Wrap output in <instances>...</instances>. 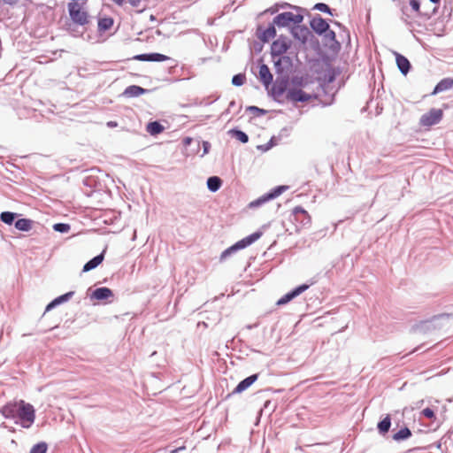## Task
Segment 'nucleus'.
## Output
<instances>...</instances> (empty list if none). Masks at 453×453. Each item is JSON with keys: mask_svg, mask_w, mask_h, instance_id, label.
I'll return each instance as SVG.
<instances>
[{"mask_svg": "<svg viewBox=\"0 0 453 453\" xmlns=\"http://www.w3.org/2000/svg\"><path fill=\"white\" fill-rule=\"evenodd\" d=\"M1 413L6 418H19V423L24 428H29L35 418V411L33 405L23 400L6 403L2 408Z\"/></svg>", "mask_w": 453, "mask_h": 453, "instance_id": "nucleus-1", "label": "nucleus"}, {"mask_svg": "<svg viewBox=\"0 0 453 453\" xmlns=\"http://www.w3.org/2000/svg\"><path fill=\"white\" fill-rule=\"evenodd\" d=\"M305 87L302 82L297 83L293 80L287 89V100L295 104L298 103H310L316 100L318 98L317 95L314 92L306 91L304 89Z\"/></svg>", "mask_w": 453, "mask_h": 453, "instance_id": "nucleus-2", "label": "nucleus"}, {"mask_svg": "<svg viewBox=\"0 0 453 453\" xmlns=\"http://www.w3.org/2000/svg\"><path fill=\"white\" fill-rule=\"evenodd\" d=\"M71 19L78 25H86L88 23V14L82 4L77 2H70L67 5Z\"/></svg>", "mask_w": 453, "mask_h": 453, "instance_id": "nucleus-3", "label": "nucleus"}, {"mask_svg": "<svg viewBox=\"0 0 453 453\" xmlns=\"http://www.w3.org/2000/svg\"><path fill=\"white\" fill-rule=\"evenodd\" d=\"M292 221L296 226V231L299 232L303 228L310 226L311 218L307 211L301 206H296L292 210Z\"/></svg>", "mask_w": 453, "mask_h": 453, "instance_id": "nucleus-4", "label": "nucleus"}, {"mask_svg": "<svg viewBox=\"0 0 453 453\" xmlns=\"http://www.w3.org/2000/svg\"><path fill=\"white\" fill-rule=\"evenodd\" d=\"M262 236L261 232H256L242 239L241 241L237 242L235 244L231 246L230 248L226 249L225 251L222 252L220 258L221 260L225 259L228 255L233 253L234 251H236L241 249H244L250 244H252L254 242L258 240Z\"/></svg>", "mask_w": 453, "mask_h": 453, "instance_id": "nucleus-5", "label": "nucleus"}, {"mask_svg": "<svg viewBox=\"0 0 453 453\" xmlns=\"http://www.w3.org/2000/svg\"><path fill=\"white\" fill-rule=\"evenodd\" d=\"M262 236L261 232H256L242 239L241 241L237 242L235 244L231 246L230 248L226 249L225 251L222 252L220 258L221 260L225 259L228 255L233 253L234 251H236L241 249H244L250 244H252L254 242L258 240Z\"/></svg>", "mask_w": 453, "mask_h": 453, "instance_id": "nucleus-6", "label": "nucleus"}, {"mask_svg": "<svg viewBox=\"0 0 453 453\" xmlns=\"http://www.w3.org/2000/svg\"><path fill=\"white\" fill-rule=\"evenodd\" d=\"M303 16L291 12H282L273 19V23L279 27H288L292 24H299L303 21Z\"/></svg>", "mask_w": 453, "mask_h": 453, "instance_id": "nucleus-7", "label": "nucleus"}, {"mask_svg": "<svg viewBox=\"0 0 453 453\" xmlns=\"http://www.w3.org/2000/svg\"><path fill=\"white\" fill-rule=\"evenodd\" d=\"M443 117V111L441 109H431L428 112L422 115L419 123L423 127H431L439 123Z\"/></svg>", "mask_w": 453, "mask_h": 453, "instance_id": "nucleus-8", "label": "nucleus"}, {"mask_svg": "<svg viewBox=\"0 0 453 453\" xmlns=\"http://www.w3.org/2000/svg\"><path fill=\"white\" fill-rule=\"evenodd\" d=\"M291 42L286 37L280 36L271 46L273 58L283 56L290 48Z\"/></svg>", "mask_w": 453, "mask_h": 453, "instance_id": "nucleus-9", "label": "nucleus"}, {"mask_svg": "<svg viewBox=\"0 0 453 453\" xmlns=\"http://www.w3.org/2000/svg\"><path fill=\"white\" fill-rule=\"evenodd\" d=\"M287 189H288V186H279V187L275 188L272 192L262 196L256 201L251 202L250 206L251 207L259 206L262 203L279 196L280 194H282Z\"/></svg>", "mask_w": 453, "mask_h": 453, "instance_id": "nucleus-10", "label": "nucleus"}, {"mask_svg": "<svg viewBox=\"0 0 453 453\" xmlns=\"http://www.w3.org/2000/svg\"><path fill=\"white\" fill-rule=\"evenodd\" d=\"M309 285L303 284L297 288H296L293 291L286 294L283 296L280 299L278 300L277 304L278 305H283L288 303L289 301H291L296 296H299L303 292H304L306 289H308Z\"/></svg>", "mask_w": 453, "mask_h": 453, "instance_id": "nucleus-11", "label": "nucleus"}, {"mask_svg": "<svg viewBox=\"0 0 453 453\" xmlns=\"http://www.w3.org/2000/svg\"><path fill=\"white\" fill-rule=\"evenodd\" d=\"M311 28L318 34L321 35L329 29L328 23L320 16L314 17L311 21Z\"/></svg>", "mask_w": 453, "mask_h": 453, "instance_id": "nucleus-12", "label": "nucleus"}, {"mask_svg": "<svg viewBox=\"0 0 453 453\" xmlns=\"http://www.w3.org/2000/svg\"><path fill=\"white\" fill-rule=\"evenodd\" d=\"M139 61L163 62L169 59V57L160 53L141 54L134 57Z\"/></svg>", "mask_w": 453, "mask_h": 453, "instance_id": "nucleus-13", "label": "nucleus"}, {"mask_svg": "<svg viewBox=\"0 0 453 453\" xmlns=\"http://www.w3.org/2000/svg\"><path fill=\"white\" fill-rule=\"evenodd\" d=\"M410 5L411 7V9L417 12V14L418 16H423L425 18H427L429 19L432 15H434L436 12H437V9L438 7L437 6H434L432 11L430 12H421L420 11V2L419 0H411L410 1Z\"/></svg>", "mask_w": 453, "mask_h": 453, "instance_id": "nucleus-14", "label": "nucleus"}, {"mask_svg": "<svg viewBox=\"0 0 453 453\" xmlns=\"http://www.w3.org/2000/svg\"><path fill=\"white\" fill-rule=\"evenodd\" d=\"M258 378L257 374H253L243 380H242L236 388L234 389V393L239 394L242 391L246 390L249 387H250Z\"/></svg>", "mask_w": 453, "mask_h": 453, "instance_id": "nucleus-15", "label": "nucleus"}, {"mask_svg": "<svg viewBox=\"0 0 453 453\" xmlns=\"http://www.w3.org/2000/svg\"><path fill=\"white\" fill-rule=\"evenodd\" d=\"M395 61L399 70L403 74H407L411 68L410 61L403 55L395 52Z\"/></svg>", "mask_w": 453, "mask_h": 453, "instance_id": "nucleus-16", "label": "nucleus"}, {"mask_svg": "<svg viewBox=\"0 0 453 453\" xmlns=\"http://www.w3.org/2000/svg\"><path fill=\"white\" fill-rule=\"evenodd\" d=\"M259 79L265 86H268L273 81V74L269 67L265 64L259 66Z\"/></svg>", "mask_w": 453, "mask_h": 453, "instance_id": "nucleus-17", "label": "nucleus"}, {"mask_svg": "<svg viewBox=\"0 0 453 453\" xmlns=\"http://www.w3.org/2000/svg\"><path fill=\"white\" fill-rule=\"evenodd\" d=\"M453 88V79L452 78H445L442 79L438 84L435 86L432 95L438 94L440 92L450 89Z\"/></svg>", "mask_w": 453, "mask_h": 453, "instance_id": "nucleus-18", "label": "nucleus"}, {"mask_svg": "<svg viewBox=\"0 0 453 453\" xmlns=\"http://www.w3.org/2000/svg\"><path fill=\"white\" fill-rule=\"evenodd\" d=\"M112 296H113L112 291L110 288H105V287L96 288V290H94V292L92 294V297L96 298L97 300L107 299V298L111 297Z\"/></svg>", "mask_w": 453, "mask_h": 453, "instance_id": "nucleus-19", "label": "nucleus"}, {"mask_svg": "<svg viewBox=\"0 0 453 453\" xmlns=\"http://www.w3.org/2000/svg\"><path fill=\"white\" fill-rule=\"evenodd\" d=\"M273 59L274 65L277 69V72L281 73L285 66H288L291 64V59L287 56H280L276 57Z\"/></svg>", "mask_w": 453, "mask_h": 453, "instance_id": "nucleus-20", "label": "nucleus"}, {"mask_svg": "<svg viewBox=\"0 0 453 453\" xmlns=\"http://www.w3.org/2000/svg\"><path fill=\"white\" fill-rule=\"evenodd\" d=\"M33 225L34 221L29 219H20L15 222V227L20 231H30Z\"/></svg>", "mask_w": 453, "mask_h": 453, "instance_id": "nucleus-21", "label": "nucleus"}, {"mask_svg": "<svg viewBox=\"0 0 453 453\" xmlns=\"http://www.w3.org/2000/svg\"><path fill=\"white\" fill-rule=\"evenodd\" d=\"M104 260V253L95 257L83 266V272H88L98 266Z\"/></svg>", "mask_w": 453, "mask_h": 453, "instance_id": "nucleus-22", "label": "nucleus"}, {"mask_svg": "<svg viewBox=\"0 0 453 453\" xmlns=\"http://www.w3.org/2000/svg\"><path fill=\"white\" fill-rule=\"evenodd\" d=\"M144 93H145L144 88H142L139 86H136V85H132V86L127 87L125 89L124 95H126L127 96H129V97H134V96H139Z\"/></svg>", "mask_w": 453, "mask_h": 453, "instance_id": "nucleus-23", "label": "nucleus"}, {"mask_svg": "<svg viewBox=\"0 0 453 453\" xmlns=\"http://www.w3.org/2000/svg\"><path fill=\"white\" fill-rule=\"evenodd\" d=\"M164 127L157 121L150 122L147 125L146 130L151 135H156L164 131Z\"/></svg>", "mask_w": 453, "mask_h": 453, "instance_id": "nucleus-24", "label": "nucleus"}, {"mask_svg": "<svg viewBox=\"0 0 453 453\" xmlns=\"http://www.w3.org/2000/svg\"><path fill=\"white\" fill-rule=\"evenodd\" d=\"M391 426V418L387 415L380 422L378 423V430L381 434H386Z\"/></svg>", "mask_w": 453, "mask_h": 453, "instance_id": "nucleus-25", "label": "nucleus"}, {"mask_svg": "<svg viewBox=\"0 0 453 453\" xmlns=\"http://www.w3.org/2000/svg\"><path fill=\"white\" fill-rule=\"evenodd\" d=\"M274 23L271 24L261 35L260 39L263 42H268L269 40L274 38L276 36V29L274 27Z\"/></svg>", "mask_w": 453, "mask_h": 453, "instance_id": "nucleus-26", "label": "nucleus"}, {"mask_svg": "<svg viewBox=\"0 0 453 453\" xmlns=\"http://www.w3.org/2000/svg\"><path fill=\"white\" fill-rule=\"evenodd\" d=\"M221 184L222 180H220V178L217 176L210 177L207 180V187L212 192H216L217 190H219V188L221 187Z\"/></svg>", "mask_w": 453, "mask_h": 453, "instance_id": "nucleus-27", "label": "nucleus"}, {"mask_svg": "<svg viewBox=\"0 0 453 453\" xmlns=\"http://www.w3.org/2000/svg\"><path fill=\"white\" fill-rule=\"evenodd\" d=\"M73 295V292H69V293H66L65 295H62L60 296H58V298L54 299L52 302H50L47 307H46V311H49L50 310H51L52 308H54L56 305L65 302V301H67L69 299V297Z\"/></svg>", "mask_w": 453, "mask_h": 453, "instance_id": "nucleus-28", "label": "nucleus"}, {"mask_svg": "<svg viewBox=\"0 0 453 453\" xmlns=\"http://www.w3.org/2000/svg\"><path fill=\"white\" fill-rule=\"evenodd\" d=\"M113 25V19L110 17L102 18L98 20V28L101 31L109 30Z\"/></svg>", "mask_w": 453, "mask_h": 453, "instance_id": "nucleus-29", "label": "nucleus"}, {"mask_svg": "<svg viewBox=\"0 0 453 453\" xmlns=\"http://www.w3.org/2000/svg\"><path fill=\"white\" fill-rule=\"evenodd\" d=\"M288 88V87H287V85L285 83H276L273 87V94L277 97H280V96H283L284 94L287 95Z\"/></svg>", "mask_w": 453, "mask_h": 453, "instance_id": "nucleus-30", "label": "nucleus"}, {"mask_svg": "<svg viewBox=\"0 0 453 453\" xmlns=\"http://www.w3.org/2000/svg\"><path fill=\"white\" fill-rule=\"evenodd\" d=\"M411 435V432L408 427L402 428L393 435L395 441H401L409 438Z\"/></svg>", "mask_w": 453, "mask_h": 453, "instance_id": "nucleus-31", "label": "nucleus"}, {"mask_svg": "<svg viewBox=\"0 0 453 453\" xmlns=\"http://www.w3.org/2000/svg\"><path fill=\"white\" fill-rule=\"evenodd\" d=\"M16 214L11 211H4L0 215V219L5 224L12 225L15 219Z\"/></svg>", "mask_w": 453, "mask_h": 453, "instance_id": "nucleus-32", "label": "nucleus"}, {"mask_svg": "<svg viewBox=\"0 0 453 453\" xmlns=\"http://www.w3.org/2000/svg\"><path fill=\"white\" fill-rule=\"evenodd\" d=\"M47 444L45 442H40L34 445L30 450V453H46Z\"/></svg>", "mask_w": 453, "mask_h": 453, "instance_id": "nucleus-33", "label": "nucleus"}, {"mask_svg": "<svg viewBox=\"0 0 453 453\" xmlns=\"http://www.w3.org/2000/svg\"><path fill=\"white\" fill-rule=\"evenodd\" d=\"M53 229L60 233H66L70 230V226L68 224L58 223L53 226Z\"/></svg>", "mask_w": 453, "mask_h": 453, "instance_id": "nucleus-34", "label": "nucleus"}, {"mask_svg": "<svg viewBox=\"0 0 453 453\" xmlns=\"http://www.w3.org/2000/svg\"><path fill=\"white\" fill-rule=\"evenodd\" d=\"M245 81V75L244 74H236L232 79V83L234 86H242Z\"/></svg>", "mask_w": 453, "mask_h": 453, "instance_id": "nucleus-35", "label": "nucleus"}, {"mask_svg": "<svg viewBox=\"0 0 453 453\" xmlns=\"http://www.w3.org/2000/svg\"><path fill=\"white\" fill-rule=\"evenodd\" d=\"M314 9L323 12H327L329 14H332L331 10L328 7V5H326V4H323V3H319V4H315Z\"/></svg>", "mask_w": 453, "mask_h": 453, "instance_id": "nucleus-36", "label": "nucleus"}, {"mask_svg": "<svg viewBox=\"0 0 453 453\" xmlns=\"http://www.w3.org/2000/svg\"><path fill=\"white\" fill-rule=\"evenodd\" d=\"M234 134H235L237 139L240 140L242 142L245 143L248 142L249 137L245 133L236 130V131H234Z\"/></svg>", "mask_w": 453, "mask_h": 453, "instance_id": "nucleus-37", "label": "nucleus"}, {"mask_svg": "<svg viewBox=\"0 0 453 453\" xmlns=\"http://www.w3.org/2000/svg\"><path fill=\"white\" fill-rule=\"evenodd\" d=\"M422 414L427 418H430V419H433L435 418V414H434V411L430 409V408H426L422 411Z\"/></svg>", "mask_w": 453, "mask_h": 453, "instance_id": "nucleus-38", "label": "nucleus"}, {"mask_svg": "<svg viewBox=\"0 0 453 453\" xmlns=\"http://www.w3.org/2000/svg\"><path fill=\"white\" fill-rule=\"evenodd\" d=\"M133 7H139L142 0H127Z\"/></svg>", "mask_w": 453, "mask_h": 453, "instance_id": "nucleus-39", "label": "nucleus"}, {"mask_svg": "<svg viewBox=\"0 0 453 453\" xmlns=\"http://www.w3.org/2000/svg\"><path fill=\"white\" fill-rule=\"evenodd\" d=\"M2 1L5 4H8V5H11V6L15 5V4H17L19 2V0H2Z\"/></svg>", "mask_w": 453, "mask_h": 453, "instance_id": "nucleus-40", "label": "nucleus"}, {"mask_svg": "<svg viewBox=\"0 0 453 453\" xmlns=\"http://www.w3.org/2000/svg\"><path fill=\"white\" fill-rule=\"evenodd\" d=\"M249 110L251 111H254V112H257V113H264L265 112L264 110H261V109L257 108V106H250L249 108Z\"/></svg>", "mask_w": 453, "mask_h": 453, "instance_id": "nucleus-41", "label": "nucleus"}, {"mask_svg": "<svg viewBox=\"0 0 453 453\" xmlns=\"http://www.w3.org/2000/svg\"><path fill=\"white\" fill-rule=\"evenodd\" d=\"M115 4L119 5V6H122L126 0H111Z\"/></svg>", "mask_w": 453, "mask_h": 453, "instance_id": "nucleus-42", "label": "nucleus"}, {"mask_svg": "<svg viewBox=\"0 0 453 453\" xmlns=\"http://www.w3.org/2000/svg\"><path fill=\"white\" fill-rule=\"evenodd\" d=\"M186 449V447H185V446H181V447H180V448H178V449H173L170 453H177L178 451H180V450H183V449Z\"/></svg>", "mask_w": 453, "mask_h": 453, "instance_id": "nucleus-43", "label": "nucleus"}, {"mask_svg": "<svg viewBox=\"0 0 453 453\" xmlns=\"http://www.w3.org/2000/svg\"><path fill=\"white\" fill-rule=\"evenodd\" d=\"M108 126L111 127H117V123L111 121V122H108Z\"/></svg>", "mask_w": 453, "mask_h": 453, "instance_id": "nucleus-44", "label": "nucleus"}, {"mask_svg": "<svg viewBox=\"0 0 453 453\" xmlns=\"http://www.w3.org/2000/svg\"><path fill=\"white\" fill-rule=\"evenodd\" d=\"M432 3L438 4L440 3V0H430Z\"/></svg>", "mask_w": 453, "mask_h": 453, "instance_id": "nucleus-45", "label": "nucleus"}, {"mask_svg": "<svg viewBox=\"0 0 453 453\" xmlns=\"http://www.w3.org/2000/svg\"><path fill=\"white\" fill-rule=\"evenodd\" d=\"M190 141H191L190 138H187L186 143L188 144L190 142Z\"/></svg>", "mask_w": 453, "mask_h": 453, "instance_id": "nucleus-46", "label": "nucleus"}, {"mask_svg": "<svg viewBox=\"0 0 453 453\" xmlns=\"http://www.w3.org/2000/svg\"><path fill=\"white\" fill-rule=\"evenodd\" d=\"M330 35L334 37V32L330 31Z\"/></svg>", "mask_w": 453, "mask_h": 453, "instance_id": "nucleus-47", "label": "nucleus"}]
</instances>
